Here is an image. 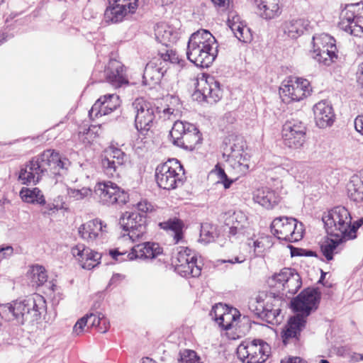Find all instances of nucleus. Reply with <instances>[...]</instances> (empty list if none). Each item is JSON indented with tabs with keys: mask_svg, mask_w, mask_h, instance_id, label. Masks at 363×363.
<instances>
[{
	"mask_svg": "<svg viewBox=\"0 0 363 363\" xmlns=\"http://www.w3.org/2000/svg\"><path fill=\"white\" fill-rule=\"evenodd\" d=\"M337 51L327 50L325 52L323 49L322 52L321 50L318 51H311V57L320 65L330 66L337 59Z\"/></svg>",
	"mask_w": 363,
	"mask_h": 363,
	"instance_id": "obj_43",
	"label": "nucleus"
},
{
	"mask_svg": "<svg viewBox=\"0 0 363 363\" xmlns=\"http://www.w3.org/2000/svg\"><path fill=\"white\" fill-rule=\"evenodd\" d=\"M124 279L125 275L118 273L114 274L111 278L108 286H116L120 284Z\"/></svg>",
	"mask_w": 363,
	"mask_h": 363,
	"instance_id": "obj_61",
	"label": "nucleus"
},
{
	"mask_svg": "<svg viewBox=\"0 0 363 363\" xmlns=\"http://www.w3.org/2000/svg\"><path fill=\"white\" fill-rule=\"evenodd\" d=\"M281 363H308V362L299 357H288L281 359Z\"/></svg>",
	"mask_w": 363,
	"mask_h": 363,
	"instance_id": "obj_63",
	"label": "nucleus"
},
{
	"mask_svg": "<svg viewBox=\"0 0 363 363\" xmlns=\"http://www.w3.org/2000/svg\"><path fill=\"white\" fill-rule=\"evenodd\" d=\"M228 26L236 38L244 43H249L252 40V34L250 29L240 21V16H234L228 20Z\"/></svg>",
	"mask_w": 363,
	"mask_h": 363,
	"instance_id": "obj_31",
	"label": "nucleus"
},
{
	"mask_svg": "<svg viewBox=\"0 0 363 363\" xmlns=\"http://www.w3.org/2000/svg\"><path fill=\"white\" fill-rule=\"evenodd\" d=\"M193 96L198 101H204L208 104H214L222 97L220 84L213 77L201 79L198 84V89Z\"/></svg>",
	"mask_w": 363,
	"mask_h": 363,
	"instance_id": "obj_20",
	"label": "nucleus"
},
{
	"mask_svg": "<svg viewBox=\"0 0 363 363\" xmlns=\"http://www.w3.org/2000/svg\"><path fill=\"white\" fill-rule=\"evenodd\" d=\"M94 197L99 203L107 206L125 204L128 200V193L110 181L98 182L94 187Z\"/></svg>",
	"mask_w": 363,
	"mask_h": 363,
	"instance_id": "obj_13",
	"label": "nucleus"
},
{
	"mask_svg": "<svg viewBox=\"0 0 363 363\" xmlns=\"http://www.w3.org/2000/svg\"><path fill=\"white\" fill-rule=\"evenodd\" d=\"M236 121L235 114L232 112L226 113L220 122V126L224 129H228V125H233Z\"/></svg>",
	"mask_w": 363,
	"mask_h": 363,
	"instance_id": "obj_53",
	"label": "nucleus"
},
{
	"mask_svg": "<svg viewBox=\"0 0 363 363\" xmlns=\"http://www.w3.org/2000/svg\"><path fill=\"white\" fill-rule=\"evenodd\" d=\"M159 226L173 237L175 243H178L182 239L184 223L182 220L177 218H169L167 221L160 223Z\"/></svg>",
	"mask_w": 363,
	"mask_h": 363,
	"instance_id": "obj_35",
	"label": "nucleus"
},
{
	"mask_svg": "<svg viewBox=\"0 0 363 363\" xmlns=\"http://www.w3.org/2000/svg\"><path fill=\"white\" fill-rule=\"evenodd\" d=\"M172 143L185 150H193L202 140L198 128L191 123L176 121L170 130Z\"/></svg>",
	"mask_w": 363,
	"mask_h": 363,
	"instance_id": "obj_8",
	"label": "nucleus"
},
{
	"mask_svg": "<svg viewBox=\"0 0 363 363\" xmlns=\"http://www.w3.org/2000/svg\"><path fill=\"white\" fill-rule=\"evenodd\" d=\"M283 303L279 295L260 293L255 300L250 302V309L258 317L272 323L279 315Z\"/></svg>",
	"mask_w": 363,
	"mask_h": 363,
	"instance_id": "obj_7",
	"label": "nucleus"
},
{
	"mask_svg": "<svg viewBox=\"0 0 363 363\" xmlns=\"http://www.w3.org/2000/svg\"><path fill=\"white\" fill-rule=\"evenodd\" d=\"M179 356L180 363H201L200 357L194 350H184L179 353Z\"/></svg>",
	"mask_w": 363,
	"mask_h": 363,
	"instance_id": "obj_48",
	"label": "nucleus"
},
{
	"mask_svg": "<svg viewBox=\"0 0 363 363\" xmlns=\"http://www.w3.org/2000/svg\"><path fill=\"white\" fill-rule=\"evenodd\" d=\"M109 328V322L104 314L99 313V319L97 323V330L101 333H105Z\"/></svg>",
	"mask_w": 363,
	"mask_h": 363,
	"instance_id": "obj_55",
	"label": "nucleus"
},
{
	"mask_svg": "<svg viewBox=\"0 0 363 363\" xmlns=\"http://www.w3.org/2000/svg\"><path fill=\"white\" fill-rule=\"evenodd\" d=\"M120 106L119 96L116 94H108L101 96L89 111L91 119L110 114Z\"/></svg>",
	"mask_w": 363,
	"mask_h": 363,
	"instance_id": "obj_23",
	"label": "nucleus"
},
{
	"mask_svg": "<svg viewBox=\"0 0 363 363\" xmlns=\"http://www.w3.org/2000/svg\"><path fill=\"white\" fill-rule=\"evenodd\" d=\"M296 219L288 217H278L274 219L271 224V232L279 240H284L292 242L293 240L299 238L298 233H296L295 238H293Z\"/></svg>",
	"mask_w": 363,
	"mask_h": 363,
	"instance_id": "obj_22",
	"label": "nucleus"
},
{
	"mask_svg": "<svg viewBox=\"0 0 363 363\" xmlns=\"http://www.w3.org/2000/svg\"><path fill=\"white\" fill-rule=\"evenodd\" d=\"M104 153L116 162L118 166L123 167L125 164L128 160V155L121 149L114 147L113 145H111L108 148H107Z\"/></svg>",
	"mask_w": 363,
	"mask_h": 363,
	"instance_id": "obj_46",
	"label": "nucleus"
},
{
	"mask_svg": "<svg viewBox=\"0 0 363 363\" xmlns=\"http://www.w3.org/2000/svg\"><path fill=\"white\" fill-rule=\"evenodd\" d=\"M64 197L58 195L52 199H49L48 201L45 200V204L43 205L42 208V213L43 215H52L60 210L65 208Z\"/></svg>",
	"mask_w": 363,
	"mask_h": 363,
	"instance_id": "obj_45",
	"label": "nucleus"
},
{
	"mask_svg": "<svg viewBox=\"0 0 363 363\" xmlns=\"http://www.w3.org/2000/svg\"><path fill=\"white\" fill-rule=\"evenodd\" d=\"M347 239L329 236L321 245V252L328 261L333 259V255L340 251V246Z\"/></svg>",
	"mask_w": 363,
	"mask_h": 363,
	"instance_id": "obj_38",
	"label": "nucleus"
},
{
	"mask_svg": "<svg viewBox=\"0 0 363 363\" xmlns=\"http://www.w3.org/2000/svg\"><path fill=\"white\" fill-rule=\"evenodd\" d=\"M137 208L141 214L145 215V213L152 211V206L147 201H142L137 204Z\"/></svg>",
	"mask_w": 363,
	"mask_h": 363,
	"instance_id": "obj_60",
	"label": "nucleus"
},
{
	"mask_svg": "<svg viewBox=\"0 0 363 363\" xmlns=\"http://www.w3.org/2000/svg\"><path fill=\"white\" fill-rule=\"evenodd\" d=\"M169 99V104L167 105V108L161 110L158 107V110L156 111L157 113H159L160 117L163 118V120H175L179 115L180 113V104L179 99L178 97L174 96H167V100Z\"/></svg>",
	"mask_w": 363,
	"mask_h": 363,
	"instance_id": "obj_39",
	"label": "nucleus"
},
{
	"mask_svg": "<svg viewBox=\"0 0 363 363\" xmlns=\"http://www.w3.org/2000/svg\"><path fill=\"white\" fill-rule=\"evenodd\" d=\"M313 113L315 124L320 128L331 126L335 121V113L331 104L323 100L313 106Z\"/></svg>",
	"mask_w": 363,
	"mask_h": 363,
	"instance_id": "obj_26",
	"label": "nucleus"
},
{
	"mask_svg": "<svg viewBox=\"0 0 363 363\" xmlns=\"http://www.w3.org/2000/svg\"><path fill=\"white\" fill-rule=\"evenodd\" d=\"M354 128L357 132L363 135V115L358 116L354 119Z\"/></svg>",
	"mask_w": 363,
	"mask_h": 363,
	"instance_id": "obj_64",
	"label": "nucleus"
},
{
	"mask_svg": "<svg viewBox=\"0 0 363 363\" xmlns=\"http://www.w3.org/2000/svg\"><path fill=\"white\" fill-rule=\"evenodd\" d=\"M310 22L306 18H294L283 23L282 28L285 34L291 38H298L306 31Z\"/></svg>",
	"mask_w": 363,
	"mask_h": 363,
	"instance_id": "obj_30",
	"label": "nucleus"
},
{
	"mask_svg": "<svg viewBox=\"0 0 363 363\" xmlns=\"http://www.w3.org/2000/svg\"><path fill=\"white\" fill-rule=\"evenodd\" d=\"M101 168L104 173L108 177H118L123 167L118 166L116 162L104 153V157L101 161Z\"/></svg>",
	"mask_w": 363,
	"mask_h": 363,
	"instance_id": "obj_44",
	"label": "nucleus"
},
{
	"mask_svg": "<svg viewBox=\"0 0 363 363\" xmlns=\"http://www.w3.org/2000/svg\"><path fill=\"white\" fill-rule=\"evenodd\" d=\"M67 193L70 198L77 201L82 200L92 195L91 189L86 187H83L81 189L69 188L67 189Z\"/></svg>",
	"mask_w": 363,
	"mask_h": 363,
	"instance_id": "obj_50",
	"label": "nucleus"
},
{
	"mask_svg": "<svg viewBox=\"0 0 363 363\" xmlns=\"http://www.w3.org/2000/svg\"><path fill=\"white\" fill-rule=\"evenodd\" d=\"M228 164L239 175L247 174L251 167L250 156L246 152L228 155Z\"/></svg>",
	"mask_w": 363,
	"mask_h": 363,
	"instance_id": "obj_32",
	"label": "nucleus"
},
{
	"mask_svg": "<svg viewBox=\"0 0 363 363\" xmlns=\"http://www.w3.org/2000/svg\"><path fill=\"white\" fill-rule=\"evenodd\" d=\"M320 300V293L316 288H307L291 300V308L297 314L289 320L281 333L285 345H296L298 342L301 332L306 326V318L318 308Z\"/></svg>",
	"mask_w": 363,
	"mask_h": 363,
	"instance_id": "obj_1",
	"label": "nucleus"
},
{
	"mask_svg": "<svg viewBox=\"0 0 363 363\" xmlns=\"http://www.w3.org/2000/svg\"><path fill=\"white\" fill-rule=\"evenodd\" d=\"M176 271L184 277H198L201 268L197 264L196 253L188 247L180 250L177 256Z\"/></svg>",
	"mask_w": 363,
	"mask_h": 363,
	"instance_id": "obj_17",
	"label": "nucleus"
},
{
	"mask_svg": "<svg viewBox=\"0 0 363 363\" xmlns=\"http://www.w3.org/2000/svg\"><path fill=\"white\" fill-rule=\"evenodd\" d=\"M239 311L234 308H230L221 318H218V325L225 330H230L237 325V319L240 318Z\"/></svg>",
	"mask_w": 363,
	"mask_h": 363,
	"instance_id": "obj_41",
	"label": "nucleus"
},
{
	"mask_svg": "<svg viewBox=\"0 0 363 363\" xmlns=\"http://www.w3.org/2000/svg\"><path fill=\"white\" fill-rule=\"evenodd\" d=\"M158 57L166 62V67L168 62L178 64L181 67H183L185 63L184 60L179 59L177 52L172 50H167L165 52L160 53Z\"/></svg>",
	"mask_w": 363,
	"mask_h": 363,
	"instance_id": "obj_47",
	"label": "nucleus"
},
{
	"mask_svg": "<svg viewBox=\"0 0 363 363\" xmlns=\"http://www.w3.org/2000/svg\"><path fill=\"white\" fill-rule=\"evenodd\" d=\"M280 91L291 101H299L310 94V83L306 79L291 77L283 82Z\"/></svg>",
	"mask_w": 363,
	"mask_h": 363,
	"instance_id": "obj_19",
	"label": "nucleus"
},
{
	"mask_svg": "<svg viewBox=\"0 0 363 363\" xmlns=\"http://www.w3.org/2000/svg\"><path fill=\"white\" fill-rule=\"evenodd\" d=\"M230 308L221 303L216 304L213 306L210 315L217 323H218V318H221L223 314H225Z\"/></svg>",
	"mask_w": 363,
	"mask_h": 363,
	"instance_id": "obj_51",
	"label": "nucleus"
},
{
	"mask_svg": "<svg viewBox=\"0 0 363 363\" xmlns=\"http://www.w3.org/2000/svg\"><path fill=\"white\" fill-rule=\"evenodd\" d=\"M216 171H217V174H218V177L220 178L221 182L223 183L225 189H228L233 182V179H228L224 169H222L221 167H218V166H216Z\"/></svg>",
	"mask_w": 363,
	"mask_h": 363,
	"instance_id": "obj_54",
	"label": "nucleus"
},
{
	"mask_svg": "<svg viewBox=\"0 0 363 363\" xmlns=\"http://www.w3.org/2000/svg\"><path fill=\"white\" fill-rule=\"evenodd\" d=\"M78 232L80 237L87 242L99 244L103 242L107 226L100 219L96 218L82 225Z\"/></svg>",
	"mask_w": 363,
	"mask_h": 363,
	"instance_id": "obj_21",
	"label": "nucleus"
},
{
	"mask_svg": "<svg viewBox=\"0 0 363 363\" xmlns=\"http://www.w3.org/2000/svg\"><path fill=\"white\" fill-rule=\"evenodd\" d=\"M167 70L166 62L158 57H155L146 65L143 76V82L145 84L159 83Z\"/></svg>",
	"mask_w": 363,
	"mask_h": 363,
	"instance_id": "obj_27",
	"label": "nucleus"
},
{
	"mask_svg": "<svg viewBox=\"0 0 363 363\" xmlns=\"http://www.w3.org/2000/svg\"><path fill=\"white\" fill-rule=\"evenodd\" d=\"M363 225V217L349 224L348 240L354 239L357 237V230Z\"/></svg>",
	"mask_w": 363,
	"mask_h": 363,
	"instance_id": "obj_52",
	"label": "nucleus"
},
{
	"mask_svg": "<svg viewBox=\"0 0 363 363\" xmlns=\"http://www.w3.org/2000/svg\"><path fill=\"white\" fill-rule=\"evenodd\" d=\"M71 252L77 259L83 269H91L97 266L101 258V255L86 247L83 244L74 246Z\"/></svg>",
	"mask_w": 363,
	"mask_h": 363,
	"instance_id": "obj_24",
	"label": "nucleus"
},
{
	"mask_svg": "<svg viewBox=\"0 0 363 363\" xmlns=\"http://www.w3.org/2000/svg\"><path fill=\"white\" fill-rule=\"evenodd\" d=\"M131 108L135 114V125L137 130H149L153 125L158 107H155L143 98H138L132 103Z\"/></svg>",
	"mask_w": 363,
	"mask_h": 363,
	"instance_id": "obj_15",
	"label": "nucleus"
},
{
	"mask_svg": "<svg viewBox=\"0 0 363 363\" xmlns=\"http://www.w3.org/2000/svg\"><path fill=\"white\" fill-rule=\"evenodd\" d=\"M155 34L157 40L166 47L174 43L178 38L177 32L170 26L163 23L156 26Z\"/></svg>",
	"mask_w": 363,
	"mask_h": 363,
	"instance_id": "obj_33",
	"label": "nucleus"
},
{
	"mask_svg": "<svg viewBox=\"0 0 363 363\" xmlns=\"http://www.w3.org/2000/svg\"><path fill=\"white\" fill-rule=\"evenodd\" d=\"M85 317L87 318L88 328L95 327L97 328L98 320L99 319V313L98 315L90 313L89 315H86Z\"/></svg>",
	"mask_w": 363,
	"mask_h": 363,
	"instance_id": "obj_62",
	"label": "nucleus"
},
{
	"mask_svg": "<svg viewBox=\"0 0 363 363\" xmlns=\"http://www.w3.org/2000/svg\"><path fill=\"white\" fill-rule=\"evenodd\" d=\"M312 42L313 50L311 51H318L319 50H322V49L325 52L327 50L337 51L335 39L327 33H320L314 35Z\"/></svg>",
	"mask_w": 363,
	"mask_h": 363,
	"instance_id": "obj_37",
	"label": "nucleus"
},
{
	"mask_svg": "<svg viewBox=\"0 0 363 363\" xmlns=\"http://www.w3.org/2000/svg\"><path fill=\"white\" fill-rule=\"evenodd\" d=\"M27 276L30 279L33 286H42L48 279L45 268L40 265L33 266L28 272Z\"/></svg>",
	"mask_w": 363,
	"mask_h": 363,
	"instance_id": "obj_42",
	"label": "nucleus"
},
{
	"mask_svg": "<svg viewBox=\"0 0 363 363\" xmlns=\"http://www.w3.org/2000/svg\"><path fill=\"white\" fill-rule=\"evenodd\" d=\"M184 179V169L177 159L169 160L155 169V180L161 189H175L183 185Z\"/></svg>",
	"mask_w": 363,
	"mask_h": 363,
	"instance_id": "obj_5",
	"label": "nucleus"
},
{
	"mask_svg": "<svg viewBox=\"0 0 363 363\" xmlns=\"http://www.w3.org/2000/svg\"><path fill=\"white\" fill-rule=\"evenodd\" d=\"M214 238L215 233L213 232V228L207 223L202 225L200 230L199 240L201 242L207 244L213 241Z\"/></svg>",
	"mask_w": 363,
	"mask_h": 363,
	"instance_id": "obj_49",
	"label": "nucleus"
},
{
	"mask_svg": "<svg viewBox=\"0 0 363 363\" xmlns=\"http://www.w3.org/2000/svg\"><path fill=\"white\" fill-rule=\"evenodd\" d=\"M338 23L339 28L346 33L357 37L363 35V5L359 4L347 5L342 11Z\"/></svg>",
	"mask_w": 363,
	"mask_h": 363,
	"instance_id": "obj_11",
	"label": "nucleus"
},
{
	"mask_svg": "<svg viewBox=\"0 0 363 363\" xmlns=\"http://www.w3.org/2000/svg\"><path fill=\"white\" fill-rule=\"evenodd\" d=\"M119 224L133 242L147 239L146 215L137 211H126L121 216Z\"/></svg>",
	"mask_w": 363,
	"mask_h": 363,
	"instance_id": "obj_12",
	"label": "nucleus"
},
{
	"mask_svg": "<svg viewBox=\"0 0 363 363\" xmlns=\"http://www.w3.org/2000/svg\"><path fill=\"white\" fill-rule=\"evenodd\" d=\"M347 194L351 200L357 203L363 201V170L352 177L347 184Z\"/></svg>",
	"mask_w": 363,
	"mask_h": 363,
	"instance_id": "obj_34",
	"label": "nucleus"
},
{
	"mask_svg": "<svg viewBox=\"0 0 363 363\" xmlns=\"http://www.w3.org/2000/svg\"><path fill=\"white\" fill-rule=\"evenodd\" d=\"M273 283L277 289L292 295L296 294L302 285L300 275L291 268H284L279 273L273 275L269 284L272 285Z\"/></svg>",
	"mask_w": 363,
	"mask_h": 363,
	"instance_id": "obj_16",
	"label": "nucleus"
},
{
	"mask_svg": "<svg viewBox=\"0 0 363 363\" xmlns=\"http://www.w3.org/2000/svg\"><path fill=\"white\" fill-rule=\"evenodd\" d=\"M270 352L271 347L262 340H245L237 348L238 357L243 363H264Z\"/></svg>",
	"mask_w": 363,
	"mask_h": 363,
	"instance_id": "obj_10",
	"label": "nucleus"
},
{
	"mask_svg": "<svg viewBox=\"0 0 363 363\" xmlns=\"http://www.w3.org/2000/svg\"><path fill=\"white\" fill-rule=\"evenodd\" d=\"M218 55V44L215 37L207 30L192 33L186 50L188 60L200 67H208Z\"/></svg>",
	"mask_w": 363,
	"mask_h": 363,
	"instance_id": "obj_4",
	"label": "nucleus"
},
{
	"mask_svg": "<svg viewBox=\"0 0 363 363\" xmlns=\"http://www.w3.org/2000/svg\"><path fill=\"white\" fill-rule=\"evenodd\" d=\"M88 324L87 323V318L84 316L79 320H77V322L75 323V325L73 327V333H74L76 335H79L84 331V328L85 326H86Z\"/></svg>",
	"mask_w": 363,
	"mask_h": 363,
	"instance_id": "obj_58",
	"label": "nucleus"
},
{
	"mask_svg": "<svg viewBox=\"0 0 363 363\" xmlns=\"http://www.w3.org/2000/svg\"><path fill=\"white\" fill-rule=\"evenodd\" d=\"M257 13L264 19H272L281 13L279 0H255Z\"/></svg>",
	"mask_w": 363,
	"mask_h": 363,
	"instance_id": "obj_29",
	"label": "nucleus"
},
{
	"mask_svg": "<svg viewBox=\"0 0 363 363\" xmlns=\"http://www.w3.org/2000/svg\"><path fill=\"white\" fill-rule=\"evenodd\" d=\"M163 252L162 248L157 242H144L132 247L129 252H120L117 250H110L109 254L116 261H132L143 259L150 261L155 259Z\"/></svg>",
	"mask_w": 363,
	"mask_h": 363,
	"instance_id": "obj_9",
	"label": "nucleus"
},
{
	"mask_svg": "<svg viewBox=\"0 0 363 363\" xmlns=\"http://www.w3.org/2000/svg\"><path fill=\"white\" fill-rule=\"evenodd\" d=\"M138 0H108L109 6L104 12V21L108 24L121 22L127 14L134 13Z\"/></svg>",
	"mask_w": 363,
	"mask_h": 363,
	"instance_id": "obj_18",
	"label": "nucleus"
},
{
	"mask_svg": "<svg viewBox=\"0 0 363 363\" xmlns=\"http://www.w3.org/2000/svg\"><path fill=\"white\" fill-rule=\"evenodd\" d=\"M307 128L298 119L291 118L283 124L281 136L286 146L292 149H299L306 142Z\"/></svg>",
	"mask_w": 363,
	"mask_h": 363,
	"instance_id": "obj_14",
	"label": "nucleus"
},
{
	"mask_svg": "<svg viewBox=\"0 0 363 363\" xmlns=\"http://www.w3.org/2000/svg\"><path fill=\"white\" fill-rule=\"evenodd\" d=\"M247 245L250 247H251L252 245V247L254 248V252L257 256L260 255L264 251V245L262 240H257L253 242L249 241Z\"/></svg>",
	"mask_w": 363,
	"mask_h": 363,
	"instance_id": "obj_59",
	"label": "nucleus"
},
{
	"mask_svg": "<svg viewBox=\"0 0 363 363\" xmlns=\"http://www.w3.org/2000/svg\"><path fill=\"white\" fill-rule=\"evenodd\" d=\"M322 220L328 236L348 240L349 224H351L352 216L345 206L334 207L323 215Z\"/></svg>",
	"mask_w": 363,
	"mask_h": 363,
	"instance_id": "obj_6",
	"label": "nucleus"
},
{
	"mask_svg": "<svg viewBox=\"0 0 363 363\" xmlns=\"http://www.w3.org/2000/svg\"><path fill=\"white\" fill-rule=\"evenodd\" d=\"M253 200L267 209L273 208L280 201V196L268 187H262L254 191Z\"/></svg>",
	"mask_w": 363,
	"mask_h": 363,
	"instance_id": "obj_28",
	"label": "nucleus"
},
{
	"mask_svg": "<svg viewBox=\"0 0 363 363\" xmlns=\"http://www.w3.org/2000/svg\"><path fill=\"white\" fill-rule=\"evenodd\" d=\"M69 165L67 158L54 150H46L21 167L18 180L24 185H36L48 171L55 175L61 174Z\"/></svg>",
	"mask_w": 363,
	"mask_h": 363,
	"instance_id": "obj_2",
	"label": "nucleus"
},
{
	"mask_svg": "<svg viewBox=\"0 0 363 363\" xmlns=\"http://www.w3.org/2000/svg\"><path fill=\"white\" fill-rule=\"evenodd\" d=\"M232 225L235 223V225L238 223L242 225V228H245L247 224V218L242 212L234 213L230 218Z\"/></svg>",
	"mask_w": 363,
	"mask_h": 363,
	"instance_id": "obj_56",
	"label": "nucleus"
},
{
	"mask_svg": "<svg viewBox=\"0 0 363 363\" xmlns=\"http://www.w3.org/2000/svg\"><path fill=\"white\" fill-rule=\"evenodd\" d=\"M45 308L44 298L35 294L25 299H17L11 303L1 304L0 316L6 321L21 325L40 319Z\"/></svg>",
	"mask_w": 363,
	"mask_h": 363,
	"instance_id": "obj_3",
	"label": "nucleus"
},
{
	"mask_svg": "<svg viewBox=\"0 0 363 363\" xmlns=\"http://www.w3.org/2000/svg\"><path fill=\"white\" fill-rule=\"evenodd\" d=\"M19 196L23 201L31 203L37 204L42 207L45 204V198L43 191L37 188H26L23 187L20 191Z\"/></svg>",
	"mask_w": 363,
	"mask_h": 363,
	"instance_id": "obj_36",
	"label": "nucleus"
},
{
	"mask_svg": "<svg viewBox=\"0 0 363 363\" xmlns=\"http://www.w3.org/2000/svg\"><path fill=\"white\" fill-rule=\"evenodd\" d=\"M104 74L107 82L116 88L128 84L125 67L116 60L109 61Z\"/></svg>",
	"mask_w": 363,
	"mask_h": 363,
	"instance_id": "obj_25",
	"label": "nucleus"
},
{
	"mask_svg": "<svg viewBox=\"0 0 363 363\" xmlns=\"http://www.w3.org/2000/svg\"><path fill=\"white\" fill-rule=\"evenodd\" d=\"M224 151L225 153H228V155H238L245 152L243 150L244 142L243 138L240 135H229L225 140Z\"/></svg>",
	"mask_w": 363,
	"mask_h": 363,
	"instance_id": "obj_40",
	"label": "nucleus"
},
{
	"mask_svg": "<svg viewBox=\"0 0 363 363\" xmlns=\"http://www.w3.org/2000/svg\"><path fill=\"white\" fill-rule=\"evenodd\" d=\"M245 228H242L241 224L235 225L234 223L229 228V236L239 238L245 233Z\"/></svg>",
	"mask_w": 363,
	"mask_h": 363,
	"instance_id": "obj_57",
	"label": "nucleus"
}]
</instances>
